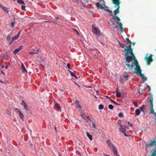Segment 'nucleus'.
I'll return each instance as SVG.
<instances>
[{
	"label": "nucleus",
	"mask_w": 156,
	"mask_h": 156,
	"mask_svg": "<svg viewBox=\"0 0 156 156\" xmlns=\"http://www.w3.org/2000/svg\"><path fill=\"white\" fill-rule=\"evenodd\" d=\"M119 81L121 83H123L124 82V79L123 78L120 77L119 79Z\"/></svg>",
	"instance_id": "4c0bfd02"
},
{
	"label": "nucleus",
	"mask_w": 156,
	"mask_h": 156,
	"mask_svg": "<svg viewBox=\"0 0 156 156\" xmlns=\"http://www.w3.org/2000/svg\"><path fill=\"white\" fill-rule=\"evenodd\" d=\"M92 126L94 128H96V125L94 123H93L92 124Z\"/></svg>",
	"instance_id": "3c124183"
},
{
	"label": "nucleus",
	"mask_w": 156,
	"mask_h": 156,
	"mask_svg": "<svg viewBox=\"0 0 156 156\" xmlns=\"http://www.w3.org/2000/svg\"><path fill=\"white\" fill-rule=\"evenodd\" d=\"M118 116L119 117H122L123 116V114L122 112H120L118 114Z\"/></svg>",
	"instance_id": "58836bf2"
},
{
	"label": "nucleus",
	"mask_w": 156,
	"mask_h": 156,
	"mask_svg": "<svg viewBox=\"0 0 156 156\" xmlns=\"http://www.w3.org/2000/svg\"><path fill=\"white\" fill-rule=\"evenodd\" d=\"M122 26V24L121 23H119V27H120V28H121L120 31L122 32H124V30L123 29V28Z\"/></svg>",
	"instance_id": "4be33fe9"
},
{
	"label": "nucleus",
	"mask_w": 156,
	"mask_h": 156,
	"mask_svg": "<svg viewBox=\"0 0 156 156\" xmlns=\"http://www.w3.org/2000/svg\"><path fill=\"white\" fill-rule=\"evenodd\" d=\"M140 89H138V93H139V94H141V93H143V92H142V91H141L140 92Z\"/></svg>",
	"instance_id": "5fc2aeb1"
},
{
	"label": "nucleus",
	"mask_w": 156,
	"mask_h": 156,
	"mask_svg": "<svg viewBox=\"0 0 156 156\" xmlns=\"http://www.w3.org/2000/svg\"><path fill=\"white\" fill-rule=\"evenodd\" d=\"M81 116L85 120L87 121H89L90 122H91V120L89 118V116H87L84 113H82L81 114Z\"/></svg>",
	"instance_id": "1a4fd4ad"
},
{
	"label": "nucleus",
	"mask_w": 156,
	"mask_h": 156,
	"mask_svg": "<svg viewBox=\"0 0 156 156\" xmlns=\"http://www.w3.org/2000/svg\"><path fill=\"white\" fill-rule=\"evenodd\" d=\"M103 5H104L103 8V9L107 12H109L110 13H112V11L111 10L108 9V7L106 6L105 4H103Z\"/></svg>",
	"instance_id": "dca6fc26"
},
{
	"label": "nucleus",
	"mask_w": 156,
	"mask_h": 156,
	"mask_svg": "<svg viewBox=\"0 0 156 156\" xmlns=\"http://www.w3.org/2000/svg\"><path fill=\"white\" fill-rule=\"evenodd\" d=\"M138 74L141 77H142L143 79H144L145 77V76L144 74H142L141 72H140V73H138Z\"/></svg>",
	"instance_id": "7c9ffc66"
},
{
	"label": "nucleus",
	"mask_w": 156,
	"mask_h": 156,
	"mask_svg": "<svg viewBox=\"0 0 156 156\" xmlns=\"http://www.w3.org/2000/svg\"><path fill=\"white\" fill-rule=\"evenodd\" d=\"M108 108L110 110H113V109L114 107L113 105H110L108 106Z\"/></svg>",
	"instance_id": "72a5a7b5"
},
{
	"label": "nucleus",
	"mask_w": 156,
	"mask_h": 156,
	"mask_svg": "<svg viewBox=\"0 0 156 156\" xmlns=\"http://www.w3.org/2000/svg\"><path fill=\"white\" fill-rule=\"evenodd\" d=\"M112 20H117L118 21V22H119V24L120 22H119L120 21V18L117 16H114L112 18Z\"/></svg>",
	"instance_id": "412c9836"
},
{
	"label": "nucleus",
	"mask_w": 156,
	"mask_h": 156,
	"mask_svg": "<svg viewBox=\"0 0 156 156\" xmlns=\"http://www.w3.org/2000/svg\"><path fill=\"white\" fill-rule=\"evenodd\" d=\"M146 87H144L143 89V90H142L141 91H142V92L144 91V90H145L146 89Z\"/></svg>",
	"instance_id": "13d9d810"
},
{
	"label": "nucleus",
	"mask_w": 156,
	"mask_h": 156,
	"mask_svg": "<svg viewBox=\"0 0 156 156\" xmlns=\"http://www.w3.org/2000/svg\"><path fill=\"white\" fill-rule=\"evenodd\" d=\"M131 46V44H130L128 46H126V48L123 50V51H125V60H127L135 57Z\"/></svg>",
	"instance_id": "f03ea898"
},
{
	"label": "nucleus",
	"mask_w": 156,
	"mask_h": 156,
	"mask_svg": "<svg viewBox=\"0 0 156 156\" xmlns=\"http://www.w3.org/2000/svg\"><path fill=\"white\" fill-rule=\"evenodd\" d=\"M106 144L110 149L112 150L114 154L117 155L118 152L116 148L110 140H108L106 141Z\"/></svg>",
	"instance_id": "7ed1b4c3"
},
{
	"label": "nucleus",
	"mask_w": 156,
	"mask_h": 156,
	"mask_svg": "<svg viewBox=\"0 0 156 156\" xmlns=\"http://www.w3.org/2000/svg\"><path fill=\"white\" fill-rule=\"evenodd\" d=\"M124 62L126 63V66L131 70L133 69L134 65L135 66L134 69L136 71V73L137 74H138L139 73H140V72H141L140 67L139 66L138 62L135 57L127 60H125Z\"/></svg>",
	"instance_id": "f257e3e1"
},
{
	"label": "nucleus",
	"mask_w": 156,
	"mask_h": 156,
	"mask_svg": "<svg viewBox=\"0 0 156 156\" xmlns=\"http://www.w3.org/2000/svg\"><path fill=\"white\" fill-rule=\"evenodd\" d=\"M85 3H82V5L84 7H85V6H86V5H85Z\"/></svg>",
	"instance_id": "4d7b16f0"
},
{
	"label": "nucleus",
	"mask_w": 156,
	"mask_h": 156,
	"mask_svg": "<svg viewBox=\"0 0 156 156\" xmlns=\"http://www.w3.org/2000/svg\"><path fill=\"white\" fill-rule=\"evenodd\" d=\"M67 66L69 69H70V66L69 64L67 63Z\"/></svg>",
	"instance_id": "864d4df0"
},
{
	"label": "nucleus",
	"mask_w": 156,
	"mask_h": 156,
	"mask_svg": "<svg viewBox=\"0 0 156 156\" xmlns=\"http://www.w3.org/2000/svg\"><path fill=\"white\" fill-rule=\"evenodd\" d=\"M112 2L115 5V7L119 6V5L120 3L119 0H112Z\"/></svg>",
	"instance_id": "9b49d317"
},
{
	"label": "nucleus",
	"mask_w": 156,
	"mask_h": 156,
	"mask_svg": "<svg viewBox=\"0 0 156 156\" xmlns=\"http://www.w3.org/2000/svg\"><path fill=\"white\" fill-rule=\"evenodd\" d=\"M74 77L76 79H78V77H77L76 76V75H75V76Z\"/></svg>",
	"instance_id": "052dcab7"
},
{
	"label": "nucleus",
	"mask_w": 156,
	"mask_h": 156,
	"mask_svg": "<svg viewBox=\"0 0 156 156\" xmlns=\"http://www.w3.org/2000/svg\"><path fill=\"white\" fill-rule=\"evenodd\" d=\"M6 114L9 115H11V112L9 110L6 109Z\"/></svg>",
	"instance_id": "c9c22d12"
},
{
	"label": "nucleus",
	"mask_w": 156,
	"mask_h": 156,
	"mask_svg": "<svg viewBox=\"0 0 156 156\" xmlns=\"http://www.w3.org/2000/svg\"><path fill=\"white\" fill-rule=\"evenodd\" d=\"M117 91H119V90H118V88L117 87L116 88V92H117Z\"/></svg>",
	"instance_id": "338daca9"
},
{
	"label": "nucleus",
	"mask_w": 156,
	"mask_h": 156,
	"mask_svg": "<svg viewBox=\"0 0 156 156\" xmlns=\"http://www.w3.org/2000/svg\"><path fill=\"white\" fill-rule=\"evenodd\" d=\"M153 55L151 54H150L149 56L148 57H146L145 58L147 62V65H149L150 64L151 62L153 60L152 58V57L153 56Z\"/></svg>",
	"instance_id": "423d86ee"
},
{
	"label": "nucleus",
	"mask_w": 156,
	"mask_h": 156,
	"mask_svg": "<svg viewBox=\"0 0 156 156\" xmlns=\"http://www.w3.org/2000/svg\"><path fill=\"white\" fill-rule=\"evenodd\" d=\"M149 95H150V97H149V101L151 99V98H152V102H153V94L151 93H149Z\"/></svg>",
	"instance_id": "473e14b6"
},
{
	"label": "nucleus",
	"mask_w": 156,
	"mask_h": 156,
	"mask_svg": "<svg viewBox=\"0 0 156 156\" xmlns=\"http://www.w3.org/2000/svg\"><path fill=\"white\" fill-rule=\"evenodd\" d=\"M70 74L71 75L73 76V77H74L75 75H76L75 74H74V73H73L72 71H70Z\"/></svg>",
	"instance_id": "ea45409f"
},
{
	"label": "nucleus",
	"mask_w": 156,
	"mask_h": 156,
	"mask_svg": "<svg viewBox=\"0 0 156 156\" xmlns=\"http://www.w3.org/2000/svg\"><path fill=\"white\" fill-rule=\"evenodd\" d=\"M155 140H151V142L149 144H147V146L152 147L154 145L156 146V137L155 138Z\"/></svg>",
	"instance_id": "9d476101"
},
{
	"label": "nucleus",
	"mask_w": 156,
	"mask_h": 156,
	"mask_svg": "<svg viewBox=\"0 0 156 156\" xmlns=\"http://www.w3.org/2000/svg\"><path fill=\"white\" fill-rule=\"evenodd\" d=\"M119 46L122 48H124L125 47H126L125 44H122L120 42H119Z\"/></svg>",
	"instance_id": "2f4dec72"
},
{
	"label": "nucleus",
	"mask_w": 156,
	"mask_h": 156,
	"mask_svg": "<svg viewBox=\"0 0 156 156\" xmlns=\"http://www.w3.org/2000/svg\"><path fill=\"white\" fill-rule=\"evenodd\" d=\"M154 151L151 156H156V147L154 150Z\"/></svg>",
	"instance_id": "c85d7f7f"
},
{
	"label": "nucleus",
	"mask_w": 156,
	"mask_h": 156,
	"mask_svg": "<svg viewBox=\"0 0 156 156\" xmlns=\"http://www.w3.org/2000/svg\"><path fill=\"white\" fill-rule=\"evenodd\" d=\"M25 6L24 5L21 6V9L22 10H24L25 9Z\"/></svg>",
	"instance_id": "c03bdc74"
},
{
	"label": "nucleus",
	"mask_w": 156,
	"mask_h": 156,
	"mask_svg": "<svg viewBox=\"0 0 156 156\" xmlns=\"http://www.w3.org/2000/svg\"><path fill=\"white\" fill-rule=\"evenodd\" d=\"M103 155L104 156H109V155H108L106 154L105 153H103Z\"/></svg>",
	"instance_id": "bf43d9fd"
},
{
	"label": "nucleus",
	"mask_w": 156,
	"mask_h": 156,
	"mask_svg": "<svg viewBox=\"0 0 156 156\" xmlns=\"http://www.w3.org/2000/svg\"><path fill=\"white\" fill-rule=\"evenodd\" d=\"M101 1H102L104 2V1L103 0H100V2H101Z\"/></svg>",
	"instance_id": "69168bd1"
},
{
	"label": "nucleus",
	"mask_w": 156,
	"mask_h": 156,
	"mask_svg": "<svg viewBox=\"0 0 156 156\" xmlns=\"http://www.w3.org/2000/svg\"><path fill=\"white\" fill-rule=\"evenodd\" d=\"M23 46L22 45H21L20 47L17 48L16 49L13 51V53L14 54H16L17 52H19L20 50H21L23 48Z\"/></svg>",
	"instance_id": "ddd939ff"
},
{
	"label": "nucleus",
	"mask_w": 156,
	"mask_h": 156,
	"mask_svg": "<svg viewBox=\"0 0 156 156\" xmlns=\"http://www.w3.org/2000/svg\"><path fill=\"white\" fill-rule=\"evenodd\" d=\"M135 44V42H133V43H132V44L133 45H134Z\"/></svg>",
	"instance_id": "0e129e2a"
},
{
	"label": "nucleus",
	"mask_w": 156,
	"mask_h": 156,
	"mask_svg": "<svg viewBox=\"0 0 156 156\" xmlns=\"http://www.w3.org/2000/svg\"><path fill=\"white\" fill-rule=\"evenodd\" d=\"M19 115L20 117V118L22 119H23L24 118V116L23 114L20 111L19 112Z\"/></svg>",
	"instance_id": "5701e85b"
},
{
	"label": "nucleus",
	"mask_w": 156,
	"mask_h": 156,
	"mask_svg": "<svg viewBox=\"0 0 156 156\" xmlns=\"http://www.w3.org/2000/svg\"><path fill=\"white\" fill-rule=\"evenodd\" d=\"M18 3L20 5H24V3L23 1L22 0H17Z\"/></svg>",
	"instance_id": "a878e982"
},
{
	"label": "nucleus",
	"mask_w": 156,
	"mask_h": 156,
	"mask_svg": "<svg viewBox=\"0 0 156 156\" xmlns=\"http://www.w3.org/2000/svg\"><path fill=\"white\" fill-rule=\"evenodd\" d=\"M103 108H104V106L103 105H102L101 104H100V105H99V107H98V108L99 109H100V110L102 109Z\"/></svg>",
	"instance_id": "f704fd0d"
},
{
	"label": "nucleus",
	"mask_w": 156,
	"mask_h": 156,
	"mask_svg": "<svg viewBox=\"0 0 156 156\" xmlns=\"http://www.w3.org/2000/svg\"><path fill=\"white\" fill-rule=\"evenodd\" d=\"M133 104L136 107H137L138 106V105H137V104L135 102H134L133 103Z\"/></svg>",
	"instance_id": "de8ad7c7"
},
{
	"label": "nucleus",
	"mask_w": 156,
	"mask_h": 156,
	"mask_svg": "<svg viewBox=\"0 0 156 156\" xmlns=\"http://www.w3.org/2000/svg\"><path fill=\"white\" fill-rule=\"evenodd\" d=\"M14 110L16 112V113H19V112L20 111L17 108H14Z\"/></svg>",
	"instance_id": "a19ab883"
},
{
	"label": "nucleus",
	"mask_w": 156,
	"mask_h": 156,
	"mask_svg": "<svg viewBox=\"0 0 156 156\" xmlns=\"http://www.w3.org/2000/svg\"><path fill=\"white\" fill-rule=\"evenodd\" d=\"M59 19L58 17H56L52 21V22L54 23H56L57 20Z\"/></svg>",
	"instance_id": "e433bc0d"
},
{
	"label": "nucleus",
	"mask_w": 156,
	"mask_h": 156,
	"mask_svg": "<svg viewBox=\"0 0 156 156\" xmlns=\"http://www.w3.org/2000/svg\"><path fill=\"white\" fill-rule=\"evenodd\" d=\"M8 67L7 66H5V68L6 69H7Z\"/></svg>",
	"instance_id": "774afa93"
},
{
	"label": "nucleus",
	"mask_w": 156,
	"mask_h": 156,
	"mask_svg": "<svg viewBox=\"0 0 156 156\" xmlns=\"http://www.w3.org/2000/svg\"><path fill=\"white\" fill-rule=\"evenodd\" d=\"M6 39L7 40H10V37L9 35H8L6 37Z\"/></svg>",
	"instance_id": "37998d69"
},
{
	"label": "nucleus",
	"mask_w": 156,
	"mask_h": 156,
	"mask_svg": "<svg viewBox=\"0 0 156 156\" xmlns=\"http://www.w3.org/2000/svg\"><path fill=\"white\" fill-rule=\"evenodd\" d=\"M87 135L90 140H92L93 139L92 136L89 133H87Z\"/></svg>",
	"instance_id": "cd10ccee"
},
{
	"label": "nucleus",
	"mask_w": 156,
	"mask_h": 156,
	"mask_svg": "<svg viewBox=\"0 0 156 156\" xmlns=\"http://www.w3.org/2000/svg\"><path fill=\"white\" fill-rule=\"evenodd\" d=\"M15 23L14 22H11L10 23V27H13Z\"/></svg>",
	"instance_id": "79ce46f5"
},
{
	"label": "nucleus",
	"mask_w": 156,
	"mask_h": 156,
	"mask_svg": "<svg viewBox=\"0 0 156 156\" xmlns=\"http://www.w3.org/2000/svg\"><path fill=\"white\" fill-rule=\"evenodd\" d=\"M21 69L22 73L25 74L27 73V71L23 63L21 64Z\"/></svg>",
	"instance_id": "f8f14e48"
},
{
	"label": "nucleus",
	"mask_w": 156,
	"mask_h": 156,
	"mask_svg": "<svg viewBox=\"0 0 156 156\" xmlns=\"http://www.w3.org/2000/svg\"><path fill=\"white\" fill-rule=\"evenodd\" d=\"M4 65H2V66H1V68H4Z\"/></svg>",
	"instance_id": "e2e57ef3"
},
{
	"label": "nucleus",
	"mask_w": 156,
	"mask_h": 156,
	"mask_svg": "<svg viewBox=\"0 0 156 156\" xmlns=\"http://www.w3.org/2000/svg\"><path fill=\"white\" fill-rule=\"evenodd\" d=\"M103 4H101L99 3H97L95 4L96 6L98 7L99 9H103Z\"/></svg>",
	"instance_id": "aec40b11"
},
{
	"label": "nucleus",
	"mask_w": 156,
	"mask_h": 156,
	"mask_svg": "<svg viewBox=\"0 0 156 156\" xmlns=\"http://www.w3.org/2000/svg\"><path fill=\"white\" fill-rule=\"evenodd\" d=\"M110 100L111 101V102L113 103V104L117 105H120V104H118L116 102H115V101L112 100L111 98H110Z\"/></svg>",
	"instance_id": "bb28decb"
},
{
	"label": "nucleus",
	"mask_w": 156,
	"mask_h": 156,
	"mask_svg": "<svg viewBox=\"0 0 156 156\" xmlns=\"http://www.w3.org/2000/svg\"><path fill=\"white\" fill-rule=\"evenodd\" d=\"M73 30H75L77 33V34H78V35H79V32L76 30L75 29H73Z\"/></svg>",
	"instance_id": "6e6d98bb"
},
{
	"label": "nucleus",
	"mask_w": 156,
	"mask_h": 156,
	"mask_svg": "<svg viewBox=\"0 0 156 156\" xmlns=\"http://www.w3.org/2000/svg\"><path fill=\"white\" fill-rule=\"evenodd\" d=\"M126 127L124 126H122L120 124V127L119 129L122 133H123L125 136H129L126 134L125 132L126 131Z\"/></svg>",
	"instance_id": "0eeeda50"
},
{
	"label": "nucleus",
	"mask_w": 156,
	"mask_h": 156,
	"mask_svg": "<svg viewBox=\"0 0 156 156\" xmlns=\"http://www.w3.org/2000/svg\"><path fill=\"white\" fill-rule=\"evenodd\" d=\"M21 32V30H20L18 33V34L17 35L15 36L12 38L10 43V44H12V43L15 40L19 38L20 34Z\"/></svg>",
	"instance_id": "6e6552de"
},
{
	"label": "nucleus",
	"mask_w": 156,
	"mask_h": 156,
	"mask_svg": "<svg viewBox=\"0 0 156 156\" xmlns=\"http://www.w3.org/2000/svg\"><path fill=\"white\" fill-rule=\"evenodd\" d=\"M92 31L94 34H95L98 36L101 35L99 29L98 27H95L94 25V24L92 25Z\"/></svg>",
	"instance_id": "20e7f679"
},
{
	"label": "nucleus",
	"mask_w": 156,
	"mask_h": 156,
	"mask_svg": "<svg viewBox=\"0 0 156 156\" xmlns=\"http://www.w3.org/2000/svg\"><path fill=\"white\" fill-rule=\"evenodd\" d=\"M148 103L150 104V106L149 107V109H150V113H153L154 114V113L156 112H154V110L153 108V105L152 98H151L149 101H148Z\"/></svg>",
	"instance_id": "39448f33"
},
{
	"label": "nucleus",
	"mask_w": 156,
	"mask_h": 156,
	"mask_svg": "<svg viewBox=\"0 0 156 156\" xmlns=\"http://www.w3.org/2000/svg\"><path fill=\"white\" fill-rule=\"evenodd\" d=\"M145 109V106L143 105L140 108V110L141 111L144 112V109Z\"/></svg>",
	"instance_id": "c756f323"
},
{
	"label": "nucleus",
	"mask_w": 156,
	"mask_h": 156,
	"mask_svg": "<svg viewBox=\"0 0 156 156\" xmlns=\"http://www.w3.org/2000/svg\"><path fill=\"white\" fill-rule=\"evenodd\" d=\"M0 7H1L5 12L7 13H8L9 12V11L8 10V8L3 6L0 3Z\"/></svg>",
	"instance_id": "2eb2a0df"
},
{
	"label": "nucleus",
	"mask_w": 156,
	"mask_h": 156,
	"mask_svg": "<svg viewBox=\"0 0 156 156\" xmlns=\"http://www.w3.org/2000/svg\"><path fill=\"white\" fill-rule=\"evenodd\" d=\"M79 101L78 100H76L75 101V103L76 105H78L79 104Z\"/></svg>",
	"instance_id": "09e8293b"
},
{
	"label": "nucleus",
	"mask_w": 156,
	"mask_h": 156,
	"mask_svg": "<svg viewBox=\"0 0 156 156\" xmlns=\"http://www.w3.org/2000/svg\"><path fill=\"white\" fill-rule=\"evenodd\" d=\"M112 25L114 26L113 28H116L118 29L119 27V22L117 23V25H116L115 23V20H113L112 21Z\"/></svg>",
	"instance_id": "4468645a"
},
{
	"label": "nucleus",
	"mask_w": 156,
	"mask_h": 156,
	"mask_svg": "<svg viewBox=\"0 0 156 156\" xmlns=\"http://www.w3.org/2000/svg\"><path fill=\"white\" fill-rule=\"evenodd\" d=\"M128 124L131 127H132L133 125V124H132V123L129 122H128Z\"/></svg>",
	"instance_id": "8fccbe9b"
},
{
	"label": "nucleus",
	"mask_w": 156,
	"mask_h": 156,
	"mask_svg": "<svg viewBox=\"0 0 156 156\" xmlns=\"http://www.w3.org/2000/svg\"><path fill=\"white\" fill-rule=\"evenodd\" d=\"M22 105L24 109H25L26 110H28V109L27 105H26V103L23 101H22V102L21 104Z\"/></svg>",
	"instance_id": "a211bd4d"
},
{
	"label": "nucleus",
	"mask_w": 156,
	"mask_h": 156,
	"mask_svg": "<svg viewBox=\"0 0 156 156\" xmlns=\"http://www.w3.org/2000/svg\"><path fill=\"white\" fill-rule=\"evenodd\" d=\"M55 109L58 111H61V108L60 106L57 103H56L54 106Z\"/></svg>",
	"instance_id": "f3484780"
},
{
	"label": "nucleus",
	"mask_w": 156,
	"mask_h": 156,
	"mask_svg": "<svg viewBox=\"0 0 156 156\" xmlns=\"http://www.w3.org/2000/svg\"><path fill=\"white\" fill-rule=\"evenodd\" d=\"M116 97L117 98H120L121 95L120 92L119 91H117L116 94Z\"/></svg>",
	"instance_id": "393cba45"
},
{
	"label": "nucleus",
	"mask_w": 156,
	"mask_h": 156,
	"mask_svg": "<svg viewBox=\"0 0 156 156\" xmlns=\"http://www.w3.org/2000/svg\"><path fill=\"white\" fill-rule=\"evenodd\" d=\"M135 113L137 115H139L140 114V111L139 109H136L135 111Z\"/></svg>",
	"instance_id": "b1692460"
},
{
	"label": "nucleus",
	"mask_w": 156,
	"mask_h": 156,
	"mask_svg": "<svg viewBox=\"0 0 156 156\" xmlns=\"http://www.w3.org/2000/svg\"><path fill=\"white\" fill-rule=\"evenodd\" d=\"M126 41L128 42H129V43L131 42V41H130L129 40V38H126Z\"/></svg>",
	"instance_id": "a18cd8bd"
},
{
	"label": "nucleus",
	"mask_w": 156,
	"mask_h": 156,
	"mask_svg": "<svg viewBox=\"0 0 156 156\" xmlns=\"http://www.w3.org/2000/svg\"><path fill=\"white\" fill-rule=\"evenodd\" d=\"M117 7L116 9L114 11V16H116V15L118 13H119V9L120 8V6H118Z\"/></svg>",
	"instance_id": "6ab92c4d"
},
{
	"label": "nucleus",
	"mask_w": 156,
	"mask_h": 156,
	"mask_svg": "<svg viewBox=\"0 0 156 156\" xmlns=\"http://www.w3.org/2000/svg\"><path fill=\"white\" fill-rule=\"evenodd\" d=\"M38 51V50H37V52H30V54H36L37 53V52Z\"/></svg>",
	"instance_id": "603ef678"
},
{
	"label": "nucleus",
	"mask_w": 156,
	"mask_h": 156,
	"mask_svg": "<svg viewBox=\"0 0 156 156\" xmlns=\"http://www.w3.org/2000/svg\"><path fill=\"white\" fill-rule=\"evenodd\" d=\"M105 97L110 100V98L108 96H105Z\"/></svg>",
	"instance_id": "680f3d73"
},
{
	"label": "nucleus",
	"mask_w": 156,
	"mask_h": 156,
	"mask_svg": "<svg viewBox=\"0 0 156 156\" xmlns=\"http://www.w3.org/2000/svg\"><path fill=\"white\" fill-rule=\"evenodd\" d=\"M76 108L79 109H80L81 108V107L80 105H77Z\"/></svg>",
	"instance_id": "49530a36"
}]
</instances>
